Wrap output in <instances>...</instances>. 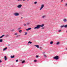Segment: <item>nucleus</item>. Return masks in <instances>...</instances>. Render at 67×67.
I'll return each mask as SVG.
<instances>
[{"mask_svg": "<svg viewBox=\"0 0 67 67\" xmlns=\"http://www.w3.org/2000/svg\"><path fill=\"white\" fill-rule=\"evenodd\" d=\"M40 25H37L36 27H35L34 29H38L40 28Z\"/></svg>", "mask_w": 67, "mask_h": 67, "instance_id": "1", "label": "nucleus"}, {"mask_svg": "<svg viewBox=\"0 0 67 67\" xmlns=\"http://www.w3.org/2000/svg\"><path fill=\"white\" fill-rule=\"evenodd\" d=\"M53 58L54 59H55L57 60V59H59V57H58V56H55V57H54Z\"/></svg>", "mask_w": 67, "mask_h": 67, "instance_id": "2", "label": "nucleus"}, {"mask_svg": "<svg viewBox=\"0 0 67 67\" xmlns=\"http://www.w3.org/2000/svg\"><path fill=\"white\" fill-rule=\"evenodd\" d=\"M44 7V4H42L40 8V10H41Z\"/></svg>", "mask_w": 67, "mask_h": 67, "instance_id": "3", "label": "nucleus"}, {"mask_svg": "<svg viewBox=\"0 0 67 67\" xmlns=\"http://www.w3.org/2000/svg\"><path fill=\"white\" fill-rule=\"evenodd\" d=\"M14 15H15V16H19V14L18 13H15L14 14Z\"/></svg>", "mask_w": 67, "mask_h": 67, "instance_id": "4", "label": "nucleus"}, {"mask_svg": "<svg viewBox=\"0 0 67 67\" xmlns=\"http://www.w3.org/2000/svg\"><path fill=\"white\" fill-rule=\"evenodd\" d=\"M22 5L20 4L19 5H18L17 6V8H21L22 7Z\"/></svg>", "mask_w": 67, "mask_h": 67, "instance_id": "5", "label": "nucleus"}, {"mask_svg": "<svg viewBox=\"0 0 67 67\" xmlns=\"http://www.w3.org/2000/svg\"><path fill=\"white\" fill-rule=\"evenodd\" d=\"M46 17V15H43L42 16V18H43V19H44V18H45Z\"/></svg>", "mask_w": 67, "mask_h": 67, "instance_id": "6", "label": "nucleus"}, {"mask_svg": "<svg viewBox=\"0 0 67 67\" xmlns=\"http://www.w3.org/2000/svg\"><path fill=\"white\" fill-rule=\"evenodd\" d=\"M63 21L64 22H66L67 21V20L66 19H63Z\"/></svg>", "mask_w": 67, "mask_h": 67, "instance_id": "7", "label": "nucleus"}, {"mask_svg": "<svg viewBox=\"0 0 67 67\" xmlns=\"http://www.w3.org/2000/svg\"><path fill=\"white\" fill-rule=\"evenodd\" d=\"M35 46H36V47H37V48H39V46H38V45H35Z\"/></svg>", "mask_w": 67, "mask_h": 67, "instance_id": "8", "label": "nucleus"}, {"mask_svg": "<svg viewBox=\"0 0 67 67\" xmlns=\"http://www.w3.org/2000/svg\"><path fill=\"white\" fill-rule=\"evenodd\" d=\"M40 27H43V26H44V24H42V25H40Z\"/></svg>", "mask_w": 67, "mask_h": 67, "instance_id": "9", "label": "nucleus"}, {"mask_svg": "<svg viewBox=\"0 0 67 67\" xmlns=\"http://www.w3.org/2000/svg\"><path fill=\"white\" fill-rule=\"evenodd\" d=\"M4 59L5 60H6L7 59V57L6 56H4Z\"/></svg>", "mask_w": 67, "mask_h": 67, "instance_id": "10", "label": "nucleus"}, {"mask_svg": "<svg viewBox=\"0 0 67 67\" xmlns=\"http://www.w3.org/2000/svg\"><path fill=\"white\" fill-rule=\"evenodd\" d=\"M31 30V28H29L27 29H26V31H29V30Z\"/></svg>", "mask_w": 67, "mask_h": 67, "instance_id": "11", "label": "nucleus"}, {"mask_svg": "<svg viewBox=\"0 0 67 67\" xmlns=\"http://www.w3.org/2000/svg\"><path fill=\"white\" fill-rule=\"evenodd\" d=\"M64 27V25H62L60 26V27L61 28H63V27Z\"/></svg>", "mask_w": 67, "mask_h": 67, "instance_id": "12", "label": "nucleus"}, {"mask_svg": "<svg viewBox=\"0 0 67 67\" xmlns=\"http://www.w3.org/2000/svg\"><path fill=\"white\" fill-rule=\"evenodd\" d=\"M7 49V47L3 49V51H5V50Z\"/></svg>", "mask_w": 67, "mask_h": 67, "instance_id": "13", "label": "nucleus"}, {"mask_svg": "<svg viewBox=\"0 0 67 67\" xmlns=\"http://www.w3.org/2000/svg\"><path fill=\"white\" fill-rule=\"evenodd\" d=\"M10 57L12 58H14V55H13V56L12 55H11L10 56Z\"/></svg>", "mask_w": 67, "mask_h": 67, "instance_id": "14", "label": "nucleus"}, {"mask_svg": "<svg viewBox=\"0 0 67 67\" xmlns=\"http://www.w3.org/2000/svg\"><path fill=\"white\" fill-rule=\"evenodd\" d=\"M53 43H54V42H53V41H51L50 43V44H53Z\"/></svg>", "mask_w": 67, "mask_h": 67, "instance_id": "15", "label": "nucleus"}, {"mask_svg": "<svg viewBox=\"0 0 67 67\" xmlns=\"http://www.w3.org/2000/svg\"><path fill=\"white\" fill-rule=\"evenodd\" d=\"M30 23H26V25H30Z\"/></svg>", "mask_w": 67, "mask_h": 67, "instance_id": "16", "label": "nucleus"}, {"mask_svg": "<svg viewBox=\"0 0 67 67\" xmlns=\"http://www.w3.org/2000/svg\"><path fill=\"white\" fill-rule=\"evenodd\" d=\"M56 44L57 45H59V42H57Z\"/></svg>", "mask_w": 67, "mask_h": 67, "instance_id": "17", "label": "nucleus"}, {"mask_svg": "<svg viewBox=\"0 0 67 67\" xmlns=\"http://www.w3.org/2000/svg\"><path fill=\"white\" fill-rule=\"evenodd\" d=\"M30 43V44H32V42H31V41H29V42H28V44H29V43Z\"/></svg>", "mask_w": 67, "mask_h": 67, "instance_id": "18", "label": "nucleus"}, {"mask_svg": "<svg viewBox=\"0 0 67 67\" xmlns=\"http://www.w3.org/2000/svg\"><path fill=\"white\" fill-rule=\"evenodd\" d=\"M64 27H65V28H66L67 27V25H64Z\"/></svg>", "mask_w": 67, "mask_h": 67, "instance_id": "19", "label": "nucleus"}, {"mask_svg": "<svg viewBox=\"0 0 67 67\" xmlns=\"http://www.w3.org/2000/svg\"><path fill=\"white\" fill-rule=\"evenodd\" d=\"M9 35H5V37H8V36H9Z\"/></svg>", "mask_w": 67, "mask_h": 67, "instance_id": "20", "label": "nucleus"}, {"mask_svg": "<svg viewBox=\"0 0 67 67\" xmlns=\"http://www.w3.org/2000/svg\"><path fill=\"white\" fill-rule=\"evenodd\" d=\"M65 6L66 7H67V3H66L65 4Z\"/></svg>", "mask_w": 67, "mask_h": 67, "instance_id": "21", "label": "nucleus"}, {"mask_svg": "<svg viewBox=\"0 0 67 67\" xmlns=\"http://www.w3.org/2000/svg\"><path fill=\"white\" fill-rule=\"evenodd\" d=\"M22 64H23L24 63H25V60H23L22 62Z\"/></svg>", "mask_w": 67, "mask_h": 67, "instance_id": "22", "label": "nucleus"}, {"mask_svg": "<svg viewBox=\"0 0 67 67\" xmlns=\"http://www.w3.org/2000/svg\"><path fill=\"white\" fill-rule=\"evenodd\" d=\"M22 30H20L19 31V32L20 33H21V32H22Z\"/></svg>", "mask_w": 67, "mask_h": 67, "instance_id": "23", "label": "nucleus"}, {"mask_svg": "<svg viewBox=\"0 0 67 67\" xmlns=\"http://www.w3.org/2000/svg\"><path fill=\"white\" fill-rule=\"evenodd\" d=\"M27 32H25V34L24 35H27Z\"/></svg>", "mask_w": 67, "mask_h": 67, "instance_id": "24", "label": "nucleus"}, {"mask_svg": "<svg viewBox=\"0 0 67 67\" xmlns=\"http://www.w3.org/2000/svg\"><path fill=\"white\" fill-rule=\"evenodd\" d=\"M21 28L20 27L18 28V30H21Z\"/></svg>", "mask_w": 67, "mask_h": 67, "instance_id": "25", "label": "nucleus"}, {"mask_svg": "<svg viewBox=\"0 0 67 67\" xmlns=\"http://www.w3.org/2000/svg\"><path fill=\"white\" fill-rule=\"evenodd\" d=\"M3 36H4V35H3L2 36H1V37L2 38V37H3Z\"/></svg>", "mask_w": 67, "mask_h": 67, "instance_id": "26", "label": "nucleus"}, {"mask_svg": "<svg viewBox=\"0 0 67 67\" xmlns=\"http://www.w3.org/2000/svg\"><path fill=\"white\" fill-rule=\"evenodd\" d=\"M2 39L0 40V42H2Z\"/></svg>", "mask_w": 67, "mask_h": 67, "instance_id": "27", "label": "nucleus"}, {"mask_svg": "<svg viewBox=\"0 0 67 67\" xmlns=\"http://www.w3.org/2000/svg\"><path fill=\"white\" fill-rule=\"evenodd\" d=\"M37 2H35L34 3V4H37Z\"/></svg>", "mask_w": 67, "mask_h": 67, "instance_id": "28", "label": "nucleus"}, {"mask_svg": "<svg viewBox=\"0 0 67 67\" xmlns=\"http://www.w3.org/2000/svg\"><path fill=\"white\" fill-rule=\"evenodd\" d=\"M40 49H43V48L42 47H40Z\"/></svg>", "mask_w": 67, "mask_h": 67, "instance_id": "29", "label": "nucleus"}, {"mask_svg": "<svg viewBox=\"0 0 67 67\" xmlns=\"http://www.w3.org/2000/svg\"><path fill=\"white\" fill-rule=\"evenodd\" d=\"M37 61L36 60H35L34 61V62H36V61Z\"/></svg>", "mask_w": 67, "mask_h": 67, "instance_id": "30", "label": "nucleus"}, {"mask_svg": "<svg viewBox=\"0 0 67 67\" xmlns=\"http://www.w3.org/2000/svg\"><path fill=\"white\" fill-rule=\"evenodd\" d=\"M36 58H38V55H36Z\"/></svg>", "mask_w": 67, "mask_h": 67, "instance_id": "31", "label": "nucleus"}, {"mask_svg": "<svg viewBox=\"0 0 67 67\" xmlns=\"http://www.w3.org/2000/svg\"><path fill=\"white\" fill-rule=\"evenodd\" d=\"M44 56L45 57H46V55H45V54H44Z\"/></svg>", "mask_w": 67, "mask_h": 67, "instance_id": "32", "label": "nucleus"}, {"mask_svg": "<svg viewBox=\"0 0 67 67\" xmlns=\"http://www.w3.org/2000/svg\"><path fill=\"white\" fill-rule=\"evenodd\" d=\"M14 35H18V33H15L14 34Z\"/></svg>", "mask_w": 67, "mask_h": 67, "instance_id": "33", "label": "nucleus"}, {"mask_svg": "<svg viewBox=\"0 0 67 67\" xmlns=\"http://www.w3.org/2000/svg\"><path fill=\"white\" fill-rule=\"evenodd\" d=\"M61 31H62V30H59L58 32H61Z\"/></svg>", "mask_w": 67, "mask_h": 67, "instance_id": "34", "label": "nucleus"}, {"mask_svg": "<svg viewBox=\"0 0 67 67\" xmlns=\"http://www.w3.org/2000/svg\"><path fill=\"white\" fill-rule=\"evenodd\" d=\"M20 36V35H17V36H16V37H18V36Z\"/></svg>", "mask_w": 67, "mask_h": 67, "instance_id": "35", "label": "nucleus"}, {"mask_svg": "<svg viewBox=\"0 0 67 67\" xmlns=\"http://www.w3.org/2000/svg\"><path fill=\"white\" fill-rule=\"evenodd\" d=\"M16 62H18V60H16Z\"/></svg>", "mask_w": 67, "mask_h": 67, "instance_id": "36", "label": "nucleus"}, {"mask_svg": "<svg viewBox=\"0 0 67 67\" xmlns=\"http://www.w3.org/2000/svg\"><path fill=\"white\" fill-rule=\"evenodd\" d=\"M14 29H13L12 30V31H14Z\"/></svg>", "mask_w": 67, "mask_h": 67, "instance_id": "37", "label": "nucleus"}, {"mask_svg": "<svg viewBox=\"0 0 67 67\" xmlns=\"http://www.w3.org/2000/svg\"><path fill=\"white\" fill-rule=\"evenodd\" d=\"M1 62H2V61H1V60H0V63H1Z\"/></svg>", "mask_w": 67, "mask_h": 67, "instance_id": "38", "label": "nucleus"}, {"mask_svg": "<svg viewBox=\"0 0 67 67\" xmlns=\"http://www.w3.org/2000/svg\"><path fill=\"white\" fill-rule=\"evenodd\" d=\"M20 0V1H22V0H18V1H19Z\"/></svg>", "mask_w": 67, "mask_h": 67, "instance_id": "39", "label": "nucleus"}, {"mask_svg": "<svg viewBox=\"0 0 67 67\" xmlns=\"http://www.w3.org/2000/svg\"><path fill=\"white\" fill-rule=\"evenodd\" d=\"M24 26H26V24H24Z\"/></svg>", "mask_w": 67, "mask_h": 67, "instance_id": "40", "label": "nucleus"}, {"mask_svg": "<svg viewBox=\"0 0 67 67\" xmlns=\"http://www.w3.org/2000/svg\"><path fill=\"white\" fill-rule=\"evenodd\" d=\"M2 38V37H1V36L0 37V38Z\"/></svg>", "mask_w": 67, "mask_h": 67, "instance_id": "41", "label": "nucleus"}, {"mask_svg": "<svg viewBox=\"0 0 67 67\" xmlns=\"http://www.w3.org/2000/svg\"><path fill=\"white\" fill-rule=\"evenodd\" d=\"M42 29H44V28L43 27V28H42Z\"/></svg>", "mask_w": 67, "mask_h": 67, "instance_id": "42", "label": "nucleus"}, {"mask_svg": "<svg viewBox=\"0 0 67 67\" xmlns=\"http://www.w3.org/2000/svg\"><path fill=\"white\" fill-rule=\"evenodd\" d=\"M25 0H23V1H25Z\"/></svg>", "mask_w": 67, "mask_h": 67, "instance_id": "43", "label": "nucleus"}, {"mask_svg": "<svg viewBox=\"0 0 67 67\" xmlns=\"http://www.w3.org/2000/svg\"><path fill=\"white\" fill-rule=\"evenodd\" d=\"M23 18V17H21V19H22Z\"/></svg>", "mask_w": 67, "mask_h": 67, "instance_id": "44", "label": "nucleus"}, {"mask_svg": "<svg viewBox=\"0 0 67 67\" xmlns=\"http://www.w3.org/2000/svg\"><path fill=\"white\" fill-rule=\"evenodd\" d=\"M30 0H27V1H29Z\"/></svg>", "mask_w": 67, "mask_h": 67, "instance_id": "45", "label": "nucleus"}]
</instances>
